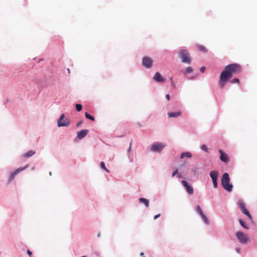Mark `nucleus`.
Segmentation results:
<instances>
[{"label":"nucleus","mask_w":257,"mask_h":257,"mask_svg":"<svg viewBox=\"0 0 257 257\" xmlns=\"http://www.w3.org/2000/svg\"><path fill=\"white\" fill-rule=\"evenodd\" d=\"M67 71H68V73L70 74V69L69 68L67 69Z\"/></svg>","instance_id":"nucleus-40"},{"label":"nucleus","mask_w":257,"mask_h":257,"mask_svg":"<svg viewBox=\"0 0 257 257\" xmlns=\"http://www.w3.org/2000/svg\"><path fill=\"white\" fill-rule=\"evenodd\" d=\"M235 236L239 242L242 244L246 243L249 240L247 235L241 231H237L235 233Z\"/></svg>","instance_id":"nucleus-4"},{"label":"nucleus","mask_w":257,"mask_h":257,"mask_svg":"<svg viewBox=\"0 0 257 257\" xmlns=\"http://www.w3.org/2000/svg\"><path fill=\"white\" fill-rule=\"evenodd\" d=\"M27 253L29 254V255H30L31 256V255L32 254V252L29 249H28Z\"/></svg>","instance_id":"nucleus-33"},{"label":"nucleus","mask_w":257,"mask_h":257,"mask_svg":"<svg viewBox=\"0 0 257 257\" xmlns=\"http://www.w3.org/2000/svg\"><path fill=\"white\" fill-rule=\"evenodd\" d=\"M179 56L183 63L190 64L192 60L188 51L186 49H181L179 52Z\"/></svg>","instance_id":"nucleus-3"},{"label":"nucleus","mask_w":257,"mask_h":257,"mask_svg":"<svg viewBox=\"0 0 257 257\" xmlns=\"http://www.w3.org/2000/svg\"><path fill=\"white\" fill-rule=\"evenodd\" d=\"M191 157H192L191 154L190 152H184L181 154V155L180 156V158L183 159L185 157L191 158Z\"/></svg>","instance_id":"nucleus-16"},{"label":"nucleus","mask_w":257,"mask_h":257,"mask_svg":"<svg viewBox=\"0 0 257 257\" xmlns=\"http://www.w3.org/2000/svg\"><path fill=\"white\" fill-rule=\"evenodd\" d=\"M153 59L149 57H144L142 59V65L147 68H150L152 66Z\"/></svg>","instance_id":"nucleus-7"},{"label":"nucleus","mask_w":257,"mask_h":257,"mask_svg":"<svg viewBox=\"0 0 257 257\" xmlns=\"http://www.w3.org/2000/svg\"><path fill=\"white\" fill-rule=\"evenodd\" d=\"M166 98L168 100H170V95H169V94H167V95H166Z\"/></svg>","instance_id":"nucleus-34"},{"label":"nucleus","mask_w":257,"mask_h":257,"mask_svg":"<svg viewBox=\"0 0 257 257\" xmlns=\"http://www.w3.org/2000/svg\"><path fill=\"white\" fill-rule=\"evenodd\" d=\"M219 152L220 154V160L223 162H227L229 160L228 155L221 150H219Z\"/></svg>","instance_id":"nucleus-12"},{"label":"nucleus","mask_w":257,"mask_h":257,"mask_svg":"<svg viewBox=\"0 0 257 257\" xmlns=\"http://www.w3.org/2000/svg\"><path fill=\"white\" fill-rule=\"evenodd\" d=\"M218 175V172L216 171H212L210 172V176L211 178L213 187L215 188L217 187V179Z\"/></svg>","instance_id":"nucleus-8"},{"label":"nucleus","mask_w":257,"mask_h":257,"mask_svg":"<svg viewBox=\"0 0 257 257\" xmlns=\"http://www.w3.org/2000/svg\"><path fill=\"white\" fill-rule=\"evenodd\" d=\"M35 152L33 151H29L28 152L24 154V157L26 158H29L35 154Z\"/></svg>","instance_id":"nucleus-19"},{"label":"nucleus","mask_w":257,"mask_h":257,"mask_svg":"<svg viewBox=\"0 0 257 257\" xmlns=\"http://www.w3.org/2000/svg\"><path fill=\"white\" fill-rule=\"evenodd\" d=\"M181 111H177L175 112H168V114L169 117H178L181 115Z\"/></svg>","instance_id":"nucleus-15"},{"label":"nucleus","mask_w":257,"mask_h":257,"mask_svg":"<svg viewBox=\"0 0 257 257\" xmlns=\"http://www.w3.org/2000/svg\"><path fill=\"white\" fill-rule=\"evenodd\" d=\"M29 166V165H27L24 167L23 168H19L16 170H15L14 172L12 173L10 176V180L11 181L13 180L16 175L18 174L21 171L24 170L26 168H27Z\"/></svg>","instance_id":"nucleus-11"},{"label":"nucleus","mask_w":257,"mask_h":257,"mask_svg":"<svg viewBox=\"0 0 257 257\" xmlns=\"http://www.w3.org/2000/svg\"><path fill=\"white\" fill-rule=\"evenodd\" d=\"M97 235H98V236H100V234L98 233Z\"/></svg>","instance_id":"nucleus-42"},{"label":"nucleus","mask_w":257,"mask_h":257,"mask_svg":"<svg viewBox=\"0 0 257 257\" xmlns=\"http://www.w3.org/2000/svg\"><path fill=\"white\" fill-rule=\"evenodd\" d=\"M76 109L78 111H80L82 109V105L80 104H76Z\"/></svg>","instance_id":"nucleus-24"},{"label":"nucleus","mask_w":257,"mask_h":257,"mask_svg":"<svg viewBox=\"0 0 257 257\" xmlns=\"http://www.w3.org/2000/svg\"><path fill=\"white\" fill-rule=\"evenodd\" d=\"M196 210L198 212L199 214H200V212H202L200 207L199 205L196 206Z\"/></svg>","instance_id":"nucleus-28"},{"label":"nucleus","mask_w":257,"mask_h":257,"mask_svg":"<svg viewBox=\"0 0 257 257\" xmlns=\"http://www.w3.org/2000/svg\"><path fill=\"white\" fill-rule=\"evenodd\" d=\"M240 71L241 67L239 64L233 63L226 66L219 77V84L220 87L223 88L226 82L233 75L239 73Z\"/></svg>","instance_id":"nucleus-1"},{"label":"nucleus","mask_w":257,"mask_h":257,"mask_svg":"<svg viewBox=\"0 0 257 257\" xmlns=\"http://www.w3.org/2000/svg\"><path fill=\"white\" fill-rule=\"evenodd\" d=\"M85 117L88 118V119H89L91 120H94V118L93 116H91L89 113H88V112H85Z\"/></svg>","instance_id":"nucleus-20"},{"label":"nucleus","mask_w":257,"mask_h":257,"mask_svg":"<svg viewBox=\"0 0 257 257\" xmlns=\"http://www.w3.org/2000/svg\"><path fill=\"white\" fill-rule=\"evenodd\" d=\"M81 123H82V122H81V121H80V122H79L78 123H77V126H79L80 125H81Z\"/></svg>","instance_id":"nucleus-37"},{"label":"nucleus","mask_w":257,"mask_h":257,"mask_svg":"<svg viewBox=\"0 0 257 257\" xmlns=\"http://www.w3.org/2000/svg\"><path fill=\"white\" fill-rule=\"evenodd\" d=\"M144 254L143 252L141 253V255H143Z\"/></svg>","instance_id":"nucleus-41"},{"label":"nucleus","mask_w":257,"mask_h":257,"mask_svg":"<svg viewBox=\"0 0 257 257\" xmlns=\"http://www.w3.org/2000/svg\"><path fill=\"white\" fill-rule=\"evenodd\" d=\"M239 222L240 224V225L244 228L245 229H248V226L245 224V223H244V221H243L241 219H239Z\"/></svg>","instance_id":"nucleus-21"},{"label":"nucleus","mask_w":257,"mask_h":257,"mask_svg":"<svg viewBox=\"0 0 257 257\" xmlns=\"http://www.w3.org/2000/svg\"><path fill=\"white\" fill-rule=\"evenodd\" d=\"M161 216V214H158L156 215H155L154 217V219H156L157 218H158V217H159L160 216Z\"/></svg>","instance_id":"nucleus-32"},{"label":"nucleus","mask_w":257,"mask_h":257,"mask_svg":"<svg viewBox=\"0 0 257 257\" xmlns=\"http://www.w3.org/2000/svg\"><path fill=\"white\" fill-rule=\"evenodd\" d=\"M238 205L239 206V207H240L241 210V212L245 214L247 217L248 218V219L250 220H252V217L250 215L249 211L246 209V207H245V205L244 204V203L241 200H239L238 201Z\"/></svg>","instance_id":"nucleus-6"},{"label":"nucleus","mask_w":257,"mask_h":257,"mask_svg":"<svg viewBox=\"0 0 257 257\" xmlns=\"http://www.w3.org/2000/svg\"><path fill=\"white\" fill-rule=\"evenodd\" d=\"M162 143H154L151 147V150L154 152H160L164 147Z\"/></svg>","instance_id":"nucleus-9"},{"label":"nucleus","mask_w":257,"mask_h":257,"mask_svg":"<svg viewBox=\"0 0 257 257\" xmlns=\"http://www.w3.org/2000/svg\"><path fill=\"white\" fill-rule=\"evenodd\" d=\"M170 81L172 82V86L174 88H175V84H174V82H173V81L172 78H170Z\"/></svg>","instance_id":"nucleus-31"},{"label":"nucleus","mask_w":257,"mask_h":257,"mask_svg":"<svg viewBox=\"0 0 257 257\" xmlns=\"http://www.w3.org/2000/svg\"><path fill=\"white\" fill-rule=\"evenodd\" d=\"M198 48L201 51H206L205 48L203 46H199Z\"/></svg>","instance_id":"nucleus-26"},{"label":"nucleus","mask_w":257,"mask_h":257,"mask_svg":"<svg viewBox=\"0 0 257 257\" xmlns=\"http://www.w3.org/2000/svg\"><path fill=\"white\" fill-rule=\"evenodd\" d=\"M139 201L141 203H144L146 207H148L149 204V200L144 198H140Z\"/></svg>","instance_id":"nucleus-17"},{"label":"nucleus","mask_w":257,"mask_h":257,"mask_svg":"<svg viewBox=\"0 0 257 257\" xmlns=\"http://www.w3.org/2000/svg\"><path fill=\"white\" fill-rule=\"evenodd\" d=\"M100 167L102 169H104L105 171H106L107 172H109V171L106 169L105 166V164L103 162H101L100 163Z\"/></svg>","instance_id":"nucleus-22"},{"label":"nucleus","mask_w":257,"mask_h":257,"mask_svg":"<svg viewBox=\"0 0 257 257\" xmlns=\"http://www.w3.org/2000/svg\"><path fill=\"white\" fill-rule=\"evenodd\" d=\"M57 124L59 127L68 126L70 124V121L68 118L65 117L64 114H62L58 120Z\"/></svg>","instance_id":"nucleus-5"},{"label":"nucleus","mask_w":257,"mask_h":257,"mask_svg":"<svg viewBox=\"0 0 257 257\" xmlns=\"http://www.w3.org/2000/svg\"><path fill=\"white\" fill-rule=\"evenodd\" d=\"M87 132H88L87 130H81V131L77 132V136L79 139H81L86 136Z\"/></svg>","instance_id":"nucleus-14"},{"label":"nucleus","mask_w":257,"mask_h":257,"mask_svg":"<svg viewBox=\"0 0 257 257\" xmlns=\"http://www.w3.org/2000/svg\"><path fill=\"white\" fill-rule=\"evenodd\" d=\"M81 257H85V256H81Z\"/></svg>","instance_id":"nucleus-43"},{"label":"nucleus","mask_w":257,"mask_h":257,"mask_svg":"<svg viewBox=\"0 0 257 257\" xmlns=\"http://www.w3.org/2000/svg\"><path fill=\"white\" fill-rule=\"evenodd\" d=\"M153 78L156 82H162L165 81V79L162 77L161 74L159 72H156Z\"/></svg>","instance_id":"nucleus-13"},{"label":"nucleus","mask_w":257,"mask_h":257,"mask_svg":"<svg viewBox=\"0 0 257 257\" xmlns=\"http://www.w3.org/2000/svg\"><path fill=\"white\" fill-rule=\"evenodd\" d=\"M182 184L189 194H192L193 193L194 190L192 186L190 185L187 181L183 180L182 181Z\"/></svg>","instance_id":"nucleus-10"},{"label":"nucleus","mask_w":257,"mask_h":257,"mask_svg":"<svg viewBox=\"0 0 257 257\" xmlns=\"http://www.w3.org/2000/svg\"><path fill=\"white\" fill-rule=\"evenodd\" d=\"M199 215H200V216L202 217H203L204 215V214L203 213V212H201L200 213Z\"/></svg>","instance_id":"nucleus-35"},{"label":"nucleus","mask_w":257,"mask_h":257,"mask_svg":"<svg viewBox=\"0 0 257 257\" xmlns=\"http://www.w3.org/2000/svg\"><path fill=\"white\" fill-rule=\"evenodd\" d=\"M199 215H200V216L202 217H203L204 215V214L203 213V212H201L200 213Z\"/></svg>","instance_id":"nucleus-36"},{"label":"nucleus","mask_w":257,"mask_h":257,"mask_svg":"<svg viewBox=\"0 0 257 257\" xmlns=\"http://www.w3.org/2000/svg\"><path fill=\"white\" fill-rule=\"evenodd\" d=\"M221 184L223 187L227 191L231 192L232 189V185L230 183V179L228 173L223 174Z\"/></svg>","instance_id":"nucleus-2"},{"label":"nucleus","mask_w":257,"mask_h":257,"mask_svg":"<svg viewBox=\"0 0 257 257\" xmlns=\"http://www.w3.org/2000/svg\"><path fill=\"white\" fill-rule=\"evenodd\" d=\"M231 83H238L239 82V80L238 78H235L230 81Z\"/></svg>","instance_id":"nucleus-23"},{"label":"nucleus","mask_w":257,"mask_h":257,"mask_svg":"<svg viewBox=\"0 0 257 257\" xmlns=\"http://www.w3.org/2000/svg\"><path fill=\"white\" fill-rule=\"evenodd\" d=\"M201 218H202V219L203 220V221L205 222V223L208 224L209 222H208V219L207 218V217H206L205 215H204Z\"/></svg>","instance_id":"nucleus-25"},{"label":"nucleus","mask_w":257,"mask_h":257,"mask_svg":"<svg viewBox=\"0 0 257 257\" xmlns=\"http://www.w3.org/2000/svg\"><path fill=\"white\" fill-rule=\"evenodd\" d=\"M178 177L179 178H182V176L180 174H178Z\"/></svg>","instance_id":"nucleus-39"},{"label":"nucleus","mask_w":257,"mask_h":257,"mask_svg":"<svg viewBox=\"0 0 257 257\" xmlns=\"http://www.w3.org/2000/svg\"><path fill=\"white\" fill-rule=\"evenodd\" d=\"M131 146H132V143H131L130 145V147H129V148H128V151H130L131 150Z\"/></svg>","instance_id":"nucleus-38"},{"label":"nucleus","mask_w":257,"mask_h":257,"mask_svg":"<svg viewBox=\"0 0 257 257\" xmlns=\"http://www.w3.org/2000/svg\"><path fill=\"white\" fill-rule=\"evenodd\" d=\"M201 149L203 150H204L206 152H207V151H208L207 150L208 148H207V146L206 145H202Z\"/></svg>","instance_id":"nucleus-27"},{"label":"nucleus","mask_w":257,"mask_h":257,"mask_svg":"<svg viewBox=\"0 0 257 257\" xmlns=\"http://www.w3.org/2000/svg\"><path fill=\"white\" fill-rule=\"evenodd\" d=\"M193 71V69L191 67L189 66V67H187L186 70L184 72V74L185 75H187L188 74L192 73Z\"/></svg>","instance_id":"nucleus-18"},{"label":"nucleus","mask_w":257,"mask_h":257,"mask_svg":"<svg viewBox=\"0 0 257 257\" xmlns=\"http://www.w3.org/2000/svg\"><path fill=\"white\" fill-rule=\"evenodd\" d=\"M178 173V169H176L175 171H174V172L172 174V176H175L177 173Z\"/></svg>","instance_id":"nucleus-29"},{"label":"nucleus","mask_w":257,"mask_h":257,"mask_svg":"<svg viewBox=\"0 0 257 257\" xmlns=\"http://www.w3.org/2000/svg\"><path fill=\"white\" fill-rule=\"evenodd\" d=\"M205 67L204 66H202L200 68V70L201 72L203 73L205 71Z\"/></svg>","instance_id":"nucleus-30"}]
</instances>
